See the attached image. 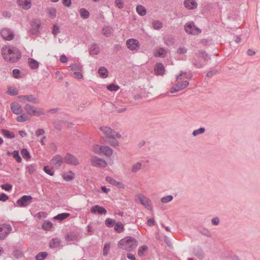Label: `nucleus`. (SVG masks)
Masks as SVG:
<instances>
[{"label": "nucleus", "mask_w": 260, "mask_h": 260, "mask_svg": "<svg viewBox=\"0 0 260 260\" xmlns=\"http://www.w3.org/2000/svg\"><path fill=\"white\" fill-rule=\"evenodd\" d=\"M24 109L28 116H40L43 114V111L41 109H38L28 104L25 105Z\"/></svg>", "instance_id": "obj_5"}, {"label": "nucleus", "mask_w": 260, "mask_h": 260, "mask_svg": "<svg viewBox=\"0 0 260 260\" xmlns=\"http://www.w3.org/2000/svg\"><path fill=\"white\" fill-rule=\"evenodd\" d=\"M53 226V223L50 221L45 222L43 225L42 228L44 230H48L50 229Z\"/></svg>", "instance_id": "obj_50"}, {"label": "nucleus", "mask_w": 260, "mask_h": 260, "mask_svg": "<svg viewBox=\"0 0 260 260\" xmlns=\"http://www.w3.org/2000/svg\"><path fill=\"white\" fill-rule=\"evenodd\" d=\"M63 4L67 7H70L71 5V0H62Z\"/></svg>", "instance_id": "obj_62"}, {"label": "nucleus", "mask_w": 260, "mask_h": 260, "mask_svg": "<svg viewBox=\"0 0 260 260\" xmlns=\"http://www.w3.org/2000/svg\"><path fill=\"white\" fill-rule=\"evenodd\" d=\"M90 212L93 214L98 213L99 214H105L107 213L106 210L104 207L99 205L92 206L90 209Z\"/></svg>", "instance_id": "obj_17"}, {"label": "nucleus", "mask_w": 260, "mask_h": 260, "mask_svg": "<svg viewBox=\"0 0 260 260\" xmlns=\"http://www.w3.org/2000/svg\"><path fill=\"white\" fill-rule=\"evenodd\" d=\"M60 60L63 63H66L68 61V58L64 55H62L60 56Z\"/></svg>", "instance_id": "obj_63"}, {"label": "nucleus", "mask_w": 260, "mask_h": 260, "mask_svg": "<svg viewBox=\"0 0 260 260\" xmlns=\"http://www.w3.org/2000/svg\"><path fill=\"white\" fill-rule=\"evenodd\" d=\"M32 198L30 196H23L17 201V205L19 207H26L32 202Z\"/></svg>", "instance_id": "obj_10"}, {"label": "nucleus", "mask_w": 260, "mask_h": 260, "mask_svg": "<svg viewBox=\"0 0 260 260\" xmlns=\"http://www.w3.org/2000/svg\"><path fill=\"white\" fill-rule=\"evenodd\" d=\"M41 22L39 20L34 19L31 21L32 29L34 30L35 32H40V28L41 27Z\"/></svg>", "instance_id": "obj_22"}, {"label": "nucleus", "mask_w": 260, "mask_h": 260, "mask_svg": "<svg viewBox=\"0 0 260 260\" xmlns=\"http://www.w3.org/2000/svg\"><path fill=\"white\" fill-rule=\"evenodd\" d=\"M167 54V51L163 48H159L155 49L153 55L155 57H164Z\"/></svg>", "instance_id": "obj_20"}, {"label": "nucleus", "mask_w": 260, "mask_h": 260, "mask_svg": "<svg viewBox=\"0 0 260 260\" xmlns=\"http://www.w3.org/2000/svg\"><path fill=\"white\" fill-rule=\"evenodd\" d=\"M189 77L187 76L186 73L181 72L180 74L177 76L176 80L178 81L177 84H179V86L181 90H182L188 86L189 82L187 81H184L180 82V81L184 79H188Z\"/></svg>", "instance_id": "obj_7"}, {"label": "nucleus", "mask_w": 260, "mask_h": 260, "mask_svg": "<svg viewBox=\"0 0 260 260\" xmlns=\"http://www.w3.org/2000/svg\"><path fill=\"white\" fill-rule=\"evenodd\" d=\"M70 215V213H62L60 214H58L56 216L54 217V219L56 220H58L59 221H62L68 217H69Z\"/></svg>", "instance_id": "obj_31"}, {"label": "nucleus", "mask_w": 260, "mask_h": 260, "mask_svg": "<svg viewBox=\"0 0 260 260\" xmlns=\"http://www.w3.org/2000/svg\"><path fill=\"white\" fill-rule=\"evenodd\" d=\"M114 229L118 233L123 232L124 229L123 224L120 222L116 223L114 225Z\"/></svg>", "instance_id": "obj_36"}, {"label": "nucleus", "mask_w": 260, "mask_h": 260, "mask_svg": "<svg viewBox=\"0 0 260 260\" xmlns=\"http://www.w3.org/2000/svg\"><path fill=\"white\" fill-rule=\"evenodd\" d=\"M64 162L74 166H77L79 164V161L77 158L74 155L67 153L63 157Z\"/></svg>", "instance_id": "obj_9"}, {"label": "nucleus", "mask_w": 260, "mask_h": 260, "mask_svg": "<svg viewBox=\"0 0 260 260\" xmlns=\"http://www.w3.org/2000/svg\"><path fill=\"white\" fill-rule=\"evenodd\" d=\"M47 11L49 17L51 19L55 18L56 15V10L55 8L53 7L47 8Z\"/></svg>", "instance_id": "obj_32"}, {"label": "nucleus", "mask_w": 260, "mask_h": 260, "mask_svg": "<svg viewBox=\"0 0 260 260\" xmlns=\"http://www.w3.org/2000/svg\"><path fill=\"white\" fill-rule=\"evenodd\" d=\"M2 133L4 136L8 138H14L15 137L13 133L10 132L7 129H3Z\"/></svg>", "instance_id": "obj_40"}, {"label": "nucleus", "mask_w": 260, "mask_h": 260, "mask_svg": "<svg viewBox=\"0 0 260 260\" xmlns=\"http://www.w3.org/2000/svg\"><path fill=\"white\" fill-rule=\"evenodd\" d=\"M30 119V117L26 114H21L16 117V120L18 122H23L28 121Z\"/></svg>", "instance_id": "obj_28"}, {"label": "nucleus", "mask_w": 260, "mask_h": 260, "mask_svg": "<svg viewBox=\"0 0 260 260\" xmlns=\"http://www.w3.org/2000/svg\"><path fill=\"white\" fill-rule=\"evenodd\" d=\"M2 54L5 60L12 62L18 61L21 57V53L15 47L5 46L2 50Z\"/></svg>", "instance_id": "obj_2"}, {"label": "nucleus", "mask_w": 260, "mask_h": 260, "mask_svg": "<svg viewBox=\"0 0 260 260\" xmlns=\"http://www.w3.org/2000/svg\"><path fill=\"white\" fill-rule=\"evenodd\" d=\"M10 108L12 112L16 115H20L23 112L21 105L17 102H12L10 104Z\"/></svg>", "instance_id": "obj_13"}, {"label": "nucleus", "mask_w": 260, "mask_h": 260, "mask_svg": "<svg viewBox=\"0 0 260 260\" xmlns=\"http://www.w3.org/2000/svg\"><path fill=\"white\" fill-rule=\"evenodd\" d=\"M2 38L6 41H11L14 38L13 34H2Z\"/></svg>", "instance_id": "obj_43"}, {"label": "nucleus", "mask_w": 260, "mask_h": 260, "mask_svg": "<svg viewBox=\"0 0 260 260\" xmlns=\"http://www.w3.org/2000/svg\"><path fill=\"white\" fill-rule=\"evenodd\" d=\"M90 52L91 54L96 55L99 52V49L96 47L93 48L91 49Z\"/></svg>", "instance_id": "obj_60"}, {"label": "nucleus", "mask_w": 260, "mask_h": 260, "mask_svg": "<svg viewBox=\"0 0 260 260\" xmlns=\"http://www.w3.org/2000/svg\"><path fill=\"white\" fill-rule=\"evenodd\" d=\"M113 154V150L107 146H102V154H104L107 156H110Z\"/></svg>", "instance_id": "obj_25"}, {"label": "nucleus", "mask_w": 260, "mask_h": 260, "mask_svg": "<svg viewBox=\"0 0 260 260\" xmlns=\"http://www.w3.org/2000/svg\"><path fill=\"white\" fill-rule=\"evenodd\" d=\"M105 180L107 182L116 187L118 189L124 188L125 185L122 182L117 181L111 177L107 176L105 178Z\"/></svg>", "instance_id": "obj_11"}, {"label": "nucleus", "mask_w": 260, "mask_h": 260, "mask_svg": "<svg viewBox=\"0 0 260 260\" xmlns=\"http://www.w3.org/2000/svg\"><path fill=\"white\" fill-rule=\"evenodd\" d=\"M21 154L22 157L26 160L29 159L31 157L29 152L26 149H22L21 150Z\"/></svg>", "instance_id": "obj_39"}, {"label": "nucleus", "mask_w": 260, "mask_h": 260, "mask_svg": "<svg viewBox=\"0 0 260 260\" xmlns=\"http://www.w3.org/2000/svg\"><path fill=\"white\" fill-rule=\"evenodd\" d=\"M44 172L47 173V174L50 175V176H53L54 175V172L52 170V168H51L50 167L47 166H45L44 167Z\"/></svg>", "instance_id": "obj_51"}, {"label": "nucleus", "mask_w": 260, "mask_h": 260, "mask_svg": "<svg viewBox=\"0 0 260 260\" xmlns=\"http://www.w3.org/2000/svg\"><path fill=\"white\" fill-rule=\"evenodd\" d=\"M138 245L137 240L131 236H127L121 239L117 244L118 248L127 251H133Z\"/></svg>", "instance_id": "obj_3"}, {"label": "nucleus", "mask_w": 260, "mask_h": 260, "mask_svg": "<svg viewBox=\"0 0 260 260\" xmlns=\"http://www.w3.org/2000/svg\"><path fill=\"white\" fill-rule=\"evenodd\" d=\"M127 257L128 259L131 260H136V258L134 256V255L131 254V253H128L127 254Z\"/></svg>", "instance_id": "obj_64"}, {"label": "nucleus", "mask_w": 260, "mask_h": 260, "mask_svg": "<svg viewBox=\"0 0 260 260\" xmlns=\"http://www.w3.org/2000/svg\"><path fill=\"white\" fill-rule=\"evenodd\" d=\"M71 70L74 71H82L83 70L82 66L80 63H74L70 66Z\"/></svg>", "instance_id": "obj_34"}, {"label": "nucleus", "mask_w": 260, "mask_h": 260, "mask_svg": "<svg viewBox=\"0 0 260 260\" xmlns=\"http://www.w3.org/2000/svg\"><path fill=\"white\" fill-rule=\"evenodd\" d=\"M100 76L102 78H106L108 76V71L107 69L104 67H100L98 70Z\"/></svg>", "instance_id": "obj_26"}, {"label": "nucleus", "mask_w": 260, "mask_h": 260, "mask_svg": "<svg viewBox=\"0 0 260 260\" xmlns=\"http://www.w3.org/2000/svg\"><path fill=\"white\" fill-rule=\"evenodd\" d=\"M13 76L15 78H18L20 74V71L18 69H14L13 71Z\"/></svg>", "instance_id": "obj_58"}, {"label": "nucleus", "mask_w": 260, "mask_h": 260, "mask_svg": "<svg viewBox=\"0 0 260 260\" xmlns=\"http://www.w3.org/2000/svg\"><path fill=\"white\" fill-rule=\"evenodd\" d=\"M152 26L154 29L158 30L162 27V23L159 21H154L152 22Z\"/></svg>", "instance_id": "obj_41"}, {"label": "nucleus", "mask_w": 260, "mask_h": 260, "mask_svg": "<svg viewBox=\"0 0 260 260\" xmlns=\"http://www.w3.org/2000/svg\"><path fill=\"white\" fill-rule=\"evenodd\" d=\"M62 176L64 180L69 181L72 180L74 178L75 174L72 171H69L63 173Z\"/></svg>", "instance_id": "obj_23"}, {"label": "nucleus", "mask_w": 260, "mask_h": 260, "mask_svg": "<svg viewBox=\"0 0 260 260\" xmlns=\"http://www.w3.org/2000/svg\"><path fill=\"white\" fill-rule=\"evenodd\" d=\"M135 201L141 203L147 209L150 211L152 210L151 201L144 195L141 193L137 194L135 197Z\"/></svg>", "instance_id": "obj_4"}, {"label": "nucleus", "mask_w": 260, "mask_h": 260, "mask_svg": "<svg viewBox=\"0 0 260 260\" xmlns=\"http://www.w3.org/2000/svg\"><path fill=\"white\" fill-rule=\"evenodd\" d=\"M136 11L138 14L141 16H145L146 14V8L142 5H138L137 6Z\"/></svg>", "instance_id": "obj_29"}, {"label": "nucleus", "mask_w": 260, "mask_h": 260, "mask_svg": "<svg viewBox=\"0 0 260 260\" xmlns=\"http://www.w3.org/2000/svg\"><path fill=\"white\" fill-rule=\"evenodd\" d=\"M28 63L30 68L32 69H36L39 67V62L32 58L28 59Z\"/></svg>", "instance_id": "obj_30"}, {"label": "nucleus", "mask_w": 260, "mask_h": 260, "mask_svg": "<svg viewBox=\"0 0 260 260\" xmlns=\"http://www.w3.org/2000/svg\"><path fill=\"white\" fill-rule=\"evenodd\" d=\"M44 134V131L43 129H39L36 132V135L37 137L43 135Z\"/></svg>", "instance_id": "obj_61"}, {"label": "nucleus", "mask_w": 260, "mask_h": 260, "mask_svg": "<svg viewBox=\"0 0 260 260\" xmlns=\"http://www.w3.org/2000/svg\"><path fill=\"white\" fill-rule=\"evenodd\" d=\"M18 3L19 6L24 9H29L31 6L30 0H18Z\"/></svg>", "instance_id": "obj_21"}, {"label": "nucleus", "mask_w": 260, "mask_h": 260, "mask_svg": "<svg viewBox=\"0 0 260 260\" xmlns=\"http://www.w3.org/2000/svg\"><path fill=\"white\" fill-rule=\"evenodd\" d=\"M23 255V252L18 249L15 250L13 252V256L16 258H20Z\"/></svg>", "instance_id": "obj_47"}, {"label": "nucleus", "mask_w": 260, "mask_h": 260, "mask_svg": "<svg viewBox=\"0 0 260 260\" xmlns=\"http://www.w3.org/2000/svg\"><path fill=\"white\" fill-rule=\"evenodd\" d=\"M11 231L12 227L10 225L6 224L0 225V239H4Z\"/></svg>", "instance_id": "obj_8"}, {"label": "nucleus", "mask_w": 260, "mask_h": 260, "mask_svg": "<svg viewBox=\"0 0 260 260\" xmlns=\"http://www.w3.org/2000/svg\"><path fill=\"white\" fill-rule=\"evenodd\" d=\"M155 223L154 218H150L147 221V225L150 226H153Z\"/></svg>", "instance_id": "obj_59"}, {"label": "nucleus", "mask_w": 260, "mask_h": 260, "mask_svg": "<svg viewBox=\"0 0 260 260\" xmlns=\"http://www.w3.org/2000/svg\"><path fill=\"white\" fill-rule=\"evenodd\" d=\"M1 187L6 191H10L12 189V186L10 184L7 183L2 185Z\"/></svg>", "instance_id": "obj_54"}, {"label": "nucleus", "mask_w": 260, "mask_h": 260, "mask_svg": "<svg viewBox=\"0 0 260 260\" xmlns=\"http://www.w3.org/2000/svg\"><path fill=\"white\" fill-rule=\"evenodd\" d=\"M110 245L109 243H106L104 245V249H103V254L104 255H107L110 250Z\"/></svg>", "instance_id": "obj_52"}, {"label": "nucleus", "mask_w": 260, "mask_h": 260, "mask_svg": "<svg viewBox=\"0 0 260 260\" xmlns=\"http://www.w3.org/2000/svg\"><path fill=\"white\" fill-rule=\"evenodd\" d=\"M107 88L111 91H116L119 89V86L114 84H112L108 85L107 86Z\"/></svg>", "instance_id": "obj_48"}, {"label": "nucleus", "mask_w": 260, "mask_h": 260, "mask_svg": "<svg viewBox=\"0 0 260 260\" xmlns=\"http://www.w3.org/2000/svg\"><path fill=\"white\" fill-rule=\"evenodd\" d=\"M173 197L172 196L169 195L161 199V202L163 203H167L172 201Z\"/></svg>", "instance_id": "obj_49"}, {"label": "nucleus", "mask_w": 260, "mask_h": 260, "mask_svg": "<svg viewBox=\"0 0 260 260\" xmlns=\"http://www.w3.org/2000/svg\"><path fill=\"white\" fill-rule=\"evenodd\" d=\"M181 90L179 86V84H176L171 88L170 92L171 93H174Z\"/></svg>", "instance_id": "obj_46"}, {"label": "nucleus", "mask_w": 260, "mask_h": 260, "mask_svg": "<svg viewBox=\"0 0 260 260\" xmlns=\"http://www.w3.org/2000/svg\"><path fill=\"white\" fill-rule=\"evenodd\" d=\"M100 131L108 139L109 144L113 147L119 146V142L117 139H120L121 135L120 133L115 132L111 127L107 126L100 127Z\"/></svg>", "instance_id": "obj_1"}, {"label": "nucleus", "mask_w": 260, "mask_h": 260, "mask_svg": "<svg viewBox=\"0 0 260 260\" xmlns=\"http://www.w3.org/2000/svg\"><path fill=\"white\" fill-rule=\"evenodd\" d=\"M184 29L186 32H193V31H197L198 32H201V29L195 25L193 21L189 22L184 26Z\"/></svg>", "instance_id": "obj_12"}, {"label": "nucleus", "mask_w": 260, "mask_h": 260, "mask_svg": "<svg viewBox=\"0 0 260 260\" xmlns=\"http://www.w3.org/2000/svg\"><path fill=\"white\" fill-rule=\"evenodd\" d=\"M12 155L17 162H21L22 161V158L19 155L18 151L15 150L12 152Z\"/></svg>", "instance_id": "obj_37"}, {"label": "nucleus", "mask_w": 260, "mask_h": 260, "mask_svg": "<svg viewBox=\"0 0 260 260\" xmlns=\"http://www.w3.org/2000/svg\"><path fill=\"white\" fill-rule=\"evenodd\" d=\"M90 162L91 166L98 168H105L107 165L105 160L95 155L91 156Z\"/></svg>", "instance_id": "obj_6"}, {"label": "nucleus", "mask_w": 260, "mask_h": 260, "mask_svg": "<svg viewBox=\"0 0 260 260\" xmlns=\"http://www.w3.org/2000/svg\"><path fill=\"white\" fill-rule=\"evenodd\" d=\"M142 168L141 163L138 162L134 164L131 168V171L133 173H136L140 170Z\"/></svg>", "instance_id": "obj_35"}, {"label": "nucleus", "mask_w": 260, "mask_h": 260, "mask_svg": "<svg viewBox=\"0 0 260 260\" xmlns=\"http://www.w3.org/2000/svg\"><path fill=\"white\" fill-rule=\"evenodd\" d=\"M155 74L157 75H162L165 73V67L161 63H157L154 68Z\"/></svg>", "instance_id": "obj_19"}, {"label": "nucleus", "mask_w": 260, "mask_h": 260, "mask_svg": "<svg viewBox=\"0 0 260 260\" xmlns=\"http://www.w3.org/2000/svg\"><path fill=\"white\" fill-rule=\"evenodd\" d=\"M102 146L99 144H94L91 147V151L98 155H102Z\"/></svg>", "instance_id": "obj_27"}, {"label": "nucleus", "mask_w": 260, "mask_h": 260, "mask_svg": "<svg viewBox=\"0 0 260 260\" xmlns=\"http://www.w3.org/2000/svg\"><path fill=\"white\" fill-rule=\"evenodd\" d=\"M18 99L19 101L22 103H25L26 101L32 102L34 103H38V100L34 98L32 95H20L18 96Z\"/></svg>", "instance_id": "obj_14"}, {"label": "nucleus", "mask_w": 260, "mask_h": 260, "mask_svg": "<svg viewBox=\"0 0 260 260\" xmlns=\"http://www.w3.org/2000/svg\"><path fill=\"white\" fill-rule=\"evenodd\" d=\"M204 132H205V128L201 127L198 129L194 131L192 133V135L194 136H196L198 135H199L200 134H203Z\"/></svg>", "instance_id": "obj_53"}, {"label": "nucleus", "mask_w": 260, "mask_h": 260, "mask_svg": "<svg viewBox=\"0 0 260 260\" xmlns=\"http://www.w3.org/2000/svg\"><path fill=\"white\" fill-rule=\"evenodd\" d=\"M126 45L131 50H137L139 47V42L135 39H129L126 42Z\"/></svg>", "instance_id": "obj_15"}, {"label": "nucleus", "mask_w": 260, "mask_h": 260, "mask_svg": "<svg viewBox=\"0 0 260 260\" xmlns=\"http://www.w3.org/2000/svg\"><path fill=\"white\" fill-rule=\"evenodd\" d=\"M47 255L46 252H40L36 256V258L37 260H43L47 257Z\"/></svg>", "instance_id": "obj_42"}, {"label": "nucleus", "mask_w": 260, "mask_h": 260, "mask_svg": "<svg viewBox=\"0 0 260 260\" xmlns=\"http://www.w3.org/2000/svg\"><path fill=\"white\" fill-rule=\"evenodd\" d=\"M81 17L84 19H87L89 16V12L84 8L80 10Z\"/></svg>", "instance_id": "obj_38"}, {"label": "nucleus", "mask_w": 260, "mask_h": 260, "mask_svg": "<svg viewBox=\"0 0 260 260\" xmlns=\"http://www.w3.org/2000/svg\"><path fill=\"white\" fill-rule=\"evenodd\" d=\"M8 93L11 95H14L18 93L17 89L14 87H9L8 88Z\"/></svg>", "instance_id": "obj_44"}, {"label": "nucleus", "mask_w": 260, "mask_h": 260, "mask_svg": "<svg viewBox=\"0 0 260 260\" xmlns=\"http://www.w3.org/2000/svg\"><path fill=\"white\" fill-rule=\"evenodd\" d=\"M115 4L119 9H122L124 6L123 3L121 0H115Z\"/></svg>", "instance_id": "obj_56"}, {"label": "nucleus", "mask_w": 260, "mask_h": 260, "mask_svg": "<svg viewBox=\"0 0 260 260\" xmlns=\"http://www.w3.org/2000/svg\"><path fill=\"white\" fill-rule=\"evenodd\" d=\"M60 241L59 239H53L50 242V247L55 248L60 245Z\"/></svg>", "instance_id": "obj_33"}, {"label": "nucleus", "mask_w": 260, "mask_h": 260, "mask_svg": "<svg viewBox=\"0 0 260 260\" xmlns=\"http://www.w3.org/2000/svg\"><path fill=\"white\" fill-rule=\"evenodd\" d=\"M184 5L188 9L193 10L197 7L198 4L194 0H185Z\"/></svg>", "instance_id": "obj_18"}, {"label": "nucleus", "mask_w": 260, "mask_h": 260, "mask_svg": "<svg viewBox=\"0 0 260 260\" xmlns=\"http://www.w3.org/2000/svg\"><path fill=\"white\" fill-rule=\"evenodd\" d=\"M9 199V197L4 193L0 194V201L5 202Z\"/></svg>", "instance_id": "obj_57"}, {"label": "nucleus", "mask_w": 260, "mask_h": 260, "mask_svg": "<svg viewBox=\"0 0 260 260\" xmlns=\"http://www.w3.org/2000/svg\"><path fill=\"white\" fill-rule=\"evenodd\" d=\"M115 221L111 218H108L105 221V224L108 227H112L115 225Z\"/></svg>", "instance_id": "obj_45"}, {"label": "nucleus", "mask_w": 260, "mask_h": 260, "mask_svg": "<svg viewBox=\"0 0 260 260\" xmlns=\"http://www.w3.org/2000/svg\"><path fill=\"white\" fill-rule=\"evenodd\" d=\"M63 161H64L63 159L59 155H55L50 160L51 164L53 166L57 167V168L61 166Z\"/></svg>", "instance_id": "obj_16"}, {"label": "nucleus", "mask_w": 260, "mask_h": 260, "mask_svg": "<svg viewBox=\"0 0 260 260\" xmlns=\"http://www.w3.org/2000/svg\"><path fill=\"white\" fill-rule=\"evenodd\" d=\"M81 71H76L74 72V77L78 79H81L83 78V75Z\"/></svg>", "instance_id": "obj_55"}, {"label": "nucleus", "mask_w": 260, "mask_h": 260, "mask_svg": "<svg viewBox=\"0 0 260 260\" xmlns=\"http://www.w3.org/2000/svg\"><path fill=\"white\" fill-rule=\"evenodd\" d=\"M148 250V247L146 245H142L139 247L138 250V255L139 256H143L146 255Z\"/></svg>", "instance_id": "obj_24"}]
</instances>
